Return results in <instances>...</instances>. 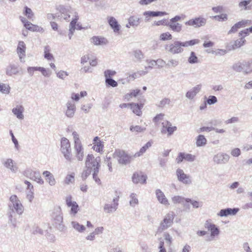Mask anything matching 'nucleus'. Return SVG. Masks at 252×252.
<instances>
[{"instance_id":"f257e3e1","label":"nucleus","mask_w":252,"mask_h":252,"mask_svg":"<svg viewBox=\"0 0 252 252\" xmlns=\"http://www.w3.org/2000/svg\"><path fill=\"white\" fill-rule=\"evenodd\" d=\"M101 158L94 157L92 154H88L85 159V168H88L92 171H97L100 167Z\"/></svg>"},{"instance_id":"f03ea898","label":"nucleus","mask_w":252,"mask_h":252,"mask_svg":"<svg viewBox=\"0 0 252 252\" xmlns=\"http://www.w3.org/2000/svg\"><path fill=\"white\" fill-rule=\"evenodd\" d=\"M61 151L64 158L68 162H71L73 160L71 154V149L69 140L65 138H62L61 141Z\"/></svg>"},{"instance_id":"7ed1b4c3","label":"nucleus","mask_w":252,"mask_h":252,"mask_svg":"<svg viewBox=\"0 0 252 252\" xmlns=\"http://www.w3.org/2000/svg\"><path fill=\"white\" fill-rule=\"evenodd\" d=\"M11 203L8 206L12 213L16 212L18 215H22L24 211V208L20 200L16 195H12L10 197Z\"/></svg>"},{"instance_id":"20e7f679","label":"nucleus","mask_w":252,"mask_h":252,"mask_svg":"<svg viewBox=\"0 0 252 252\" xmlns=\"http://www.w3.org/2000/svg\"><path fill=\"white\" fill-rule=\"evenodd\" d=\"M175 217V213L173 212H169L164 217L163 220L160 223L158 231L164 230L170 227L173 222Z\"/></svg>"},{"instance_id":"39448f33","label":"nucleus","mask_w":252,"mask_h":252,"mask_svg":"<svg viewBox=\"0 0 252 252\" xmlns=\"http://www.w3.org/2000/svg\"><path fill=\"white\" fill-rule=\"evenodd\" d=\"M76 107L74 101L68 100L65 104L63 112L65 116L69 119L72 118L75 115Z\"/></svg>"},{"instance_id":"423d86ee","label":"nucleus","mask_w":252,"mask_h":252,"mask_svg":"<svg viewBox=\"0 0 252 252\" xmlns=\"http://www.w3.org/2000/svg\"><path fill=\"white\" fill-rule=\"evenodd\" d=\"M114 156L117 158L119 163L122 164H126L130 161L131 157L128 156L124 151L116 150Z\"/></svg>"},{"instance_id":"0eeeda50","label":"nucleus","mask_w":252,"mask_h":252,"mask_svg":"<svg viewBox=\"0 0 252 252\" xmlns=\"http://www.w3.org/2000/svg\"><path fill=\"white\" fill-rule=\"evenodd\" d=\"M207 20L202 17H198L192 19L186 22V25L192 26L195 28L204 26L206 24Z\"/></svg>"},{"instance_id":"6e6552de","label":"nucleus","mask_w":252,"mask_h":252,"mask_svg":"<svg viewBox=\"0 0 252 252\" xmlns=\"http://www.w3.org/2000/svg\"><path fill=\"white\" fill-rule=\"evenodd\" d=\"M182 47L181 42L176 41L173 43L167 45L166 49L171 54H179L183 51V49Z\"/></svg>"},{"instance_id":"1a4fd4ad","label":"nucleus","mask_w":252,"mask_h":252,"mask_svg":"<svg viewBox=\"0 0 252 252\" xmlns=\"http://www.w3.org/2000/svg\"><path fill=\"white\" fill-rule=\"evenodd\" d=\"M176 173L177 179L180 182L186 185H189L191 183L190 176L185 174L183 169L178 168L176 170Z\"/></svg>"},{"instance_id":"9d476101","label":"nucleus","mask_w":252,"mask_h":252,"mask_svg":"<svg viewBox=\"0 0 252 252\" xmlns=\"http://www.w3.org/2000/svg\"><path fill=\"white\" fill-rule=\"evenodd\" d=\"M161 125V133L163 134L167 133L168 136H171L177 130V127L172 126L171 123L167 121H164L162 122Z\"/></svg>"},{"instance_id":"9b49d317","label":"nucleus","mask_w":252,"mask_h":252,"mask_svg":"<svg viewBox=\"0 0 252 252\" xmlns=\"http://www.w3.org/2000/svg\"><path fill=\"white\" fill-rule=\"evenodd\" d=\"M205 227L208 231H210V236L212 238H214L220 234V231L219 228L215 224L211 223L210 221H206Z\"/></svg>"},{"instance_id":"f8f14e48","label":"nucleus","mask_w":252,"mask_h":252,"mask_svg":"<svg viewBox=\"0 0 252 252\" xmlns=\"http://www.w3.org/2000/svg\"><path fill=\"white\" fill-rule=\"evenodd\" d=\"M74 154L78 161H82L84 158V149L82 144L73 145Z\"/></svg>"},{"instance_id":"ddd939ff","label":"nucleus","mask_w":252,"mask_h":252,"mask_svg":"<svg viewBox=\"0 0 252 252\" xmlns=\"http://www.w3.org/2000/svg\"><path fill=\"white\" fill-rule=\"evenodd\" d=\"M230 158L228 155L222 153H220L215 155L213 161L217 164H224L227 163Z\"/></svg>"},{"instance_id":"4468645a","label":"nucleus","mask_w":252,"mask_h":252,"mask_svg":"<svg viewBox=\"0 0 252 252\" xmlns=\"http://www.w3.org/2000/svg\"><path fill=\"white\" fill-rule=\"evenodd\" d=\"M201 84L196 85L186 93L185 95L186 98L190 100L193 99L196 94L201 91Z\"/></svg>"},{"instance_id":"2eb2a0df","label":"nucleus","mask_w":252,"mask_h":252,"mask_svg":"<svg viewBox=\"0 0 252 252\" xmlns=\"http://www.w3.org/2000/svg\"><path fill=\"white\" fill-rule=\"evenodd\" d=\"M239 211V208H227L220 210V211L217 214V215L221 217H227L228 216H234Z\"/></svg>"},{"instance_id":"dca6fc26","label":"nucleus","mask_w":252,"mask_h":252,"mask_svg":"<svg viewBox=\"0 0 252 252\" xmlns=\"http://www.w3.org/2000/svg\"><path fill=\"white\" fill-rule=\"evenodd\" d=\"M26 44L24 41H19L18 42V45L17 48V53L21 62H24L23 60L26 56Z\"/></svg>"},{"instance_id":"f3484780","label":"nucleus","mask_w":252,"mask_h":252,"mask_svg":"<svg viewBox=\"0 0 252 252\" xmlns=\"http://www.w3.org/2000/svg\"><path fill=\"white\" fill-rule=\"evenodd\" d=\"M53 218L54 219L56 226L60 230H63L64 228V226L62 224L63 218L61 212L60 211H58L57 213H54Z\"/></svg>"},{"instance_id":"a211bd4d","label":"nucleus","mask_w":252,"mask_h":252,"mask_svg":"<svg viewBox=\"0 0 252 252\" xmlns=\"http://www.w3.org/2000/svg\"><path fill=\"white\" fill-rule=\"evenodd\" d=\"M57 10L62 14L65 15L64 19L65 20H68L70 18V15L68 13H71L73 10L70 5H60L57 7Z\"/></svg>"},{"instance_id":"6ab92c4d","label":"nucleus","mask_w":252,"mask_h":252,"mask_svg":"<svg viewBox=\"0 0 252 252\" xmlns=\"http://www.w3.org/2000/svg\"><path fill=\"white\" fill-rule=\"evenodd\" d=\"M19 72L20 68L19 66L15 64H9L5 69L6 74L9 76L17 75Z\"/></svg>"},{"instance_id":"aec40b11","label":"nucleus","mask_w":252,"mask_h":252,"mask_svg":"<svg viewBox=\"0 0 252 252\" xmlns=\"http://www.w3.org/2000/svg\"><path fill=\"white\" fill-rule=\"evenodd\" d=\"M3 164L12 173H15L18 171V168L16 163L11 158H7L3 162Z\"/></svg>"},{"instance_id":"412c9836","label":"nucleus","mask_w":252,"mask_h":252,"mask_svg":"<svg viewBox=\"0 0 252 252\" xmlns=\"http://www.w3.org/2000/svg\"><path fill=\"white\" fill-rule=\"evenodd\" d=\"M24 108L21 105H17L15 108L12 109V112L15 116L19 119H23Z\"/></svg>"},{"instance_id":"4be33fe9","label":"nucleus","mask_w":252,"mask_h":252,"mask_svg":"<svg viewBox=\"0 0 252 252\" xmlns=\"http://www.w3.org/2000/svg\"><path fill=\"white\" fill-rule=\"evenodd\" d=\"M146 179V176L141 174L134 173L132 176V181L135 184H144Z\"/></svg>"},{"instance_id":"5701e85b","label":"nucleus","mask_w":252,"mask_h":252,"mask_svg":"<svg viewBox=\"0 0 252 252\" xmlns=\"http://www.w3.org/2000/svg\"><path fill=\"white\" fill-rule=\"evenodd\" d=\"M90 40L95 45H105L108 42L106 38L97 36H93Z\"/></svg>"},{"instance_id":"b1692460","label":"nucleus","mask_w":252,"mask_h":252,"mask_svg":"<svg viewBox=\"0 0 252 252\" xmlns=\"http://www.w3.org/2000/svg\"><path fill=\"white\" fill-rule=\"evenodd\" d=\"M108 23L115 32H118L120 30V25L113 17H108Z\"/></svg>"},{"instance_id":"393cba45","label":"nucleus","mask_w":252,"mask_h":252,"mask_svg":"<svg viewBox=\"0 0 252 252\" xmlns=\"http://www.w3.org/2000/svg\"><path fill=\"white\" fill-rule=\"evenodd\" d=\"M43 175L45 176L46 181L50 186H53L55 185L56 181L54 176L51 173L48 171H45L43 172Z\"/></svg>"},{"instance_id":"a878e982","label":"nucleus","mask_w":252,"mask_h":252,"mask_svg":"<svg viewBox=\"0 0 252 252\" xmlns=\"http://www.w3.org/2000/svg\"><path fill=\"white\" fill-rule=\"evenodd\" d=\"M132 54L137 62H140L144 58V55L141 50L135 49L132 51Z\"/></svg>"},{"instance_id":"bb28decb","label":"nucleus","mask_w":252,"mask_h":252,"mask_svg":"<svg viewBox=\"0 0 252 252\" xmlns=\"http://www.w3.org/2000/svg\"><path fill=\"white\" fill-rule=\"evenodd\" d=\"M30 179L40 185H43L44 184V181L41 178L40 173L38 171H34V173L32 174Z\"/></svg>"},{"instance_id":"cd10ccee","label":"nucleus","mask_w":252,"mask_h":252,"mask_svg":"<svg viewBox=\"0 0 252 252\" xmlns=\"http://www.w3.org/2000/svg\"><path fill=\"white\" fill-rule=\"evenodd\" d=\"M143 107V105L135 103H131L130 109L132 110L133 112L136 114L137 116H140L142 114L141 109Z\"/></svg>"},{"instance_id":"c85d7f7f","label":"nucleus","mask_w":252,"mask_h":252,"mask_svg":"<svg viewBox=\"0 0 252 252\" xmlns=\"http://www.w3.org/2000/svg\"><path fill=\"white\" fill-rule=\"evenodd\" d=\"M117 204L114 205L110 204H105L104 206V211L106 213H112L117 209Z\"/></svg>"},{"instance_id":"c756f323","label":"nucleus","mask_w":252,"mask_h":252,"mask_svg":"<svg viewBox=\"0 0 252 252\" xmlns=\"http://www.w3.org/2000/svg\"><path fill=\"white\" fill-rule=\"evenodd\" d=\"M169 27L173 31L177 32H180L182 28V26L181 24L170 21Z\"/></svg>"},{"instance_id":"7c9ffc66","label":"nucleus","mask_w":252,"mask_h":252,"mask_svg":"<svg viewBox=\"0 0 252 252\" xmlns=\"http://www.w3.org/2000/svg\"><path fill=\"white\" fill-rule=\"evenodd\" d=\"M145 16V20L146 22L149 21L152 19V18L158 16V11H145L143 13Z\"/></svg>"},{"instance_id":"2f4dec72","label":"nucleus","mask_w":252,"mask_h":252,"mask_svg":"<svg viewBox=\"0 0 252 252\" xmlns=\"http://www.w3.org/2000/svg\"><path fill=\"white\" fill-rule=\"evenodd\" d=\"M129 204L132 207H134L136 205H137L139 203L137 195L134 193H131L129 195Z\"/></svg>"},{"instance_id":"473e14b6","label":"nucleus","mask_w":252,"mask_h":252,"mask_svg":"<svg viewBox=\"0 0 252 252\" xmlns=\"http://www.w3.org/2000/svg\"><path fill=\"white\" fill-rule=\"evenodd\" d=\"M158 201L166 206H168L169 205L168 199L166 198L163 193L159 189H158Z\"/></svg>"},{"instance_id":"72a5a7b5","label":"nucleus","mask_w":252,"mask_h":252,"mask_svg":"<svg viewBox=\"0 0 252 252\" xmlns=\"http://www.w3.org/2000/svg\"><path fill=\"white\" fill-rule=\"evenodd\" d=\"M252 0H244L240 1L238 4V7L240 9V10H246L248 9H250V7L248 5L251 2Z\"/></svg>"},{"instance_id":"f704fd0d","label":"nucleus","mask_w":252,"mask_h":252,"mask_svg":"<svg viewBox=\"0 0 252 252\" xmlns=\"http://www.w3.org/2000/svg\"><path fill=\"white\" fill-rule=\"evenodd\" d=\"M71 225L74 229L79 232H83L86 228L83 225L80 224L78 222L75 221L71 222Z\"/></svg>"},{"instance_id":"c9c22d12","label":"nucleus","mask_w":252,"mask_h":252,"mask_svg":"<svg viewBox=\"0 0 252 252\" xmlns=\"http://www.w3.org/2000/svg\"><path fill=\"white\" fill-rule=\"evenodd\" d=\"M207 140L203 135H199L196 139V144L197 146L201 147L204 146L206 144Z\"/></svg>"},{"instance_id":"e433bc0d","label":"nucleus","mask_w":252,"mask_h":252,"mask_svg":"<svg viewBox=\"0 0 252 252\" xmlns=\"http://www.w3.org/2000/svg\"><path fill=\"white\" fill-rule=\"evenodd\" d=\"M75 18L72 20L69 24V31L73 30L75 31V25L77 23V20L79 19V16L78 15V13L76 11H74V12Z\"/></svg>"},{"instance_id":"4c0bfd02","label":"nucleus","mask_w":252,"mask_h":252,"mask_svg":"<svg viewBox=\"0 0 252 252\" xmlns=\"http://www.w3.org/2000/svg\"><path fill=\"white\" fill-rule=\"evenodd\" d=\"M75 18L72 20L69 24V31L73 30L75 31V25L77 23V20L79 19V16L78 15V13L76 11H74V12Z\"/></svg>"},{"instance_id":"58836bf2","label":"nucleus","mask_w":252,"mask_h":252,"mask_svg":"<svg viewBox=\"0 0 252 252\" xmlns=\"http://www.w3.org/2000/svg\"><path fill=\"white\" fill-rule=\"evenodd\" d=\"M242 64L244 66V72L245 74H249L252 72V69H250L252 68L250 62L249 61L242 62Z\"/></svg>"},{"instance_id":"ea45409f","label":"nucleus","mask_w":252,"mask_h":252,"mask_svg":"<svg viewBox=\"0 0 252 252\" xmlns=\"http://www.w3.org/2000/svg\"><path fill=\"white\" fill-rule=\"evenodd\" d=\"M128 21H129V25L132 27H136L140 23L139 18L135 16L130 17L128 20Z\"/></svg>"},{"instance_id":"a19ab883","label":"nucleus","mask_w":252,"mask_h":252,"mask_svg":"<svg viewBox=\"0 0 252 252\" xmlns=\"http://www.w3.org/2000/svg\"><path fill=\"white\" fill-rule=\"evenodd\" d=\"M246 40L243 37H241L240 38L236 40L234 44L232 45L233 48L236 49L241 47L245 43Z\"/></svg>"},{"instance_id":"79ce46f5","label":"nucleus","mask_w":252,"mask_h":252,"mask_svg":"<svg viewBox=\"0 0 252 252\" xmlns=\"http://www.w3.org/2000/svg\"><path fill=\"white\" fill-rule=\"evenodd\" d=\"M10 88L7 84L0 83V92L3 94H8L10 92Z\"/></svg>"},{"instance_id":"37998d69","label":"nucleus","mask_w":252,"mask_h":252,"mask_svg":"<svg viewBox=\"0 0 252 252\" xmlns=\"http://www.w3.org/2000/svg\"><path fill=\"white\" fill-rule=\"evenodd\" d=\"M71 208L70 214L73 216L77 214L79 210V206L76 202H74V203L71 204L69 207Z\"/></svg>"},{"instance_id":"c03bdc74","label":"nucleus","mask_w":252,"mask_h":252,"mask_svg":"<svg viewBox=\"0 0 252 252\" xmlns=\"http://www.w3.org/2000/svg\"><path fill=\"white\" fill-rule=\"evenodd\" d=\"M188 62L189 63H196L198 62V58L194 52L190 53V56L188 58Z\"/></svg>"},{"instance_id":"a18cd8bd","label":"nucleus","mask_w":252,"mask_h":252,"mask_svg":"<svg viewBox=\"0 0 252 252\" xmlns=\"http://www.w3.org/2000/svg\"><path fill=\"white\" fill-rule=\"evenodd\" d=\"M74 174L67 175L64 180V184L66 185H69L74 182Z\"/></svg>"},{"instance_id":"49530a36","label":"nucleus","mask_w":252,"mask_h":252,"mask_svg":"<svg viewBox=\"0 0 252 252\" xmlns=\"http://www.w3.org/2000/svg\"><path fill=\"white\" fill-rule=\"evenodd\" d=\"M130 131L132 132H143L146 130V127H142L140 126H131L130 127Z\"/></svg>"},{"instance_id":"de8ad7c7","label":"nucleus","mask_w":252,"mask_h":252,"mask_svg":"<svg viewBox=\"0 0 252 252\" xmlns=\"http://www.w3.org/2000/svg\"><path fill=\"white\" fill-rule=\"evenodd\" d=\"M184 160L189 162H193L196 159V156L190 154L184 153Z\"/></svg>"},{"instance_id":"09e8293b","label":"nucleus","mask_w":252,"mask_h":252,"mask_svg":"<svg viewBox=\"0 0 252 252\" xmlns=\"http://www.w3.org/2000/svg\"><path fill=\"white\" fill-rule=\"evenodd\" d=\"M232 68L234 71L239 72L242 71V70H244V66L242 64V62H238L234 63L232 66Z\"/></svg>"},{"instance_id":"8fccbe9b","label":"nucleus","mask_w":252,"mask_h":252,"mask_svg":"<svg viewBox=\"0 0 252 252\" xmlns=\"http://www.w3.org/2000/svg\"><path fill=\"white\" fill-rule=\"evenodd\" d=\"M186 199L184 197L180 196H175L172 198V200L174 203H184Z\"/></svg>"},{"instance_id":"3c124183","label":"nucleus","mask_w":252,"mask_h":252,"mask_svg":"<svg viewBox=\"0 0 252 252\" xmlns=\"http://www.w3.org/2000/svg\"><path fill=\"white\" fill-rule=\"evenodd\" d=\"M72 135L73 137V145L82 144L81 141L79 138V135L78 133L76 131L72 132Z\"/></svg>"},{"instance_id":"603ef678","label":"nucleus","mask_w":252,"mask_h":252,"mask_svg":"<svg viewBox=\"0 0 252 252\" xmlns=\"http://www.w3.org/2000/svg\"><path fill=\"white\" fill-rule=\"evenodd\" d=\"M27 25H28L26 29L30 31L33 32H38L40 31V27H38L37 25H33L32 24L31 22L29 24H28Z\"/></svg>"},{"instance_id":"864d4df0","label":"nucleus","mask_w":252,"mask_h":252,"mask_svg":"<svg viewBox=\"0 0 252 252\" xmlns=\"http://www.w3.org/2000/svg\"><path fill=\"white\" fill-rule=\"evenodd\" d=\"M116 74V72L114 70L110 69L106 70L104 72V75L105 79L107 78H111V77L114 76Z\"/></svg>"},{"instance_id":"5fc2aeb1","label":"nucleus","mask_w":252,"mask_h":252,"mask_svg":"<svg viewBox=\"0 0 252 252\" xmlns=\"http://www.w3.org/2000/svg\"><path fill=\"white\" fill-rule=\"evenodd\" d=\"M105 83L107 86L112 87H116L118 86L117 82L112 78H107L105 79Z\"/></svg>"},{"instance_id":"6e6d98bb","label":"nucleus","mask_w":252,"mask_h":252,"mask_svg":"<svg viewBox=\"0 0 252 252\" xmlns=\"http://www.w3.org/2000/svg\"><path fill=\"white\" fill-rule=\"evenodd\" d=\"M172 38V36L169 32L163 33L160 35V39L163 41L170 40Z\"/></svg>"},{"instance_id":"4d7b16f0","label":"nucleus","mask_w":252,"mask_h":252,"mask_svg":"<svg viewBox=\"0 0 252 252\" xmlns=\"http://www.w3.org/2000/svg\"><path fill=\"white\" fill-rule=\"evenodd\" d=\"M92 172H93L92 170L88 169V168H86V169L84 170L83 172L82 173V179L83 180H85Z\"/></svg>"},{"instance_id":"13d9d810","label":"nucleus","mask_w":252,"mask_h":252,"mask_svg":"<svg viewBox=\"0 0 252 252\" xmlns=\"http://www.w3.org/2000/svg\"><path fill=\"white\" fill-rule=\"evenodd\" d=\"M170 103V99L168 98H164L160 101L159 103L158 104V107L163 108L166 105H169Z\"/></svg>"},{"instance_id":"bf43d9fd","label":"nucleus","mask_w":252,"mask_h":252,"mask_svg":"<svg viewBox=\"0 0 252 252\" xmlns=\"http://www.w3.org/2000/svg\"><path fill=\"white\" fill-rule=\"evenodd\" d=\"M214 18L219 21H225L227 20V15L226 14H221L220 15H217Z\"/></svg>"},{"instance_id":"052dcab7","label":"nucleus","mask_w":252,"mask_h":252,"mask_svg":"<svg viewBox=\"0 0 252 252\" xmlns=\"http://www.w3.org/2000/svg\"><path fill=\"white\" fill-rule=\"evenodd\" d=\"M38 71H40L42 74L45 77H49L51 74V72L49 70L42 67H39Z\"/></svg>"},{"instance_id":"680f3d73","label":"nucleus","mask_w":252,"mask_h":252,"mask_svg":"<svg viewBox=\"0 0 252 252\" xmlns=\"http://www.w3.org/2000/svg\"><path fill=\"white\" fill-rule=\"evenodd\" d=\"M218 101L217 98L214 95H210L206 102L209 105H212L216 103Z\"/></svg>"},{"instance_id":"e2e57ef3","label":"nucleus","mask_w":252,"mask_h":252,"mask_svg":"<svg viewBox=\"0 0 252 252\" xmlns=\"http://www.w3.org/2000/svg\"><path fill=\"white\" fill-rule=\"evenodd\" d=\"M56 74L58 77L62 79H64V78L68 75V73L66 71L63 70L56 72Z\"/></svg>"},{"instance_id":"0e129e2a","label":"nucleus","mask_w":252,"mask_h":252,"mask_svg":"<svg viewBox=\"0 0 252 252\" xmlns=\"http://www.w3.org/2000/svg\"><path fill=\"white\" fill-rule=\"evenodd\" d=\"M186 202H189L192 205L193 207L195 208H198L202 206L201 203H200L196 201L192 200L189 199H186Z\"/></svg>"},{"instance_id":"69168bd1","label":"nucleus","mask_w":252,"mask_h":252,"mask_svg":"<svg viewBox=\"0 0 252 252\" xmlns=\"http://www.w3.org/2000/svg\"><path fill=\"white\" fill-rule=\"evenodd\" d=\"M250 22V21L249 20H242L235 24L239 29H240L245 27Z\"/></svg>"},{"instance_id":"338daca9","label":"nucleus","mask_w":252,"mask_h":252,"mask_svg":"<svg viewBox=\"0 0 252 252\" xmlns=\"http://www.w3.org/2000/svg\"><path fill=\"white\" fill-rule=\"evenodd\" d=\"M25 14L29 19H31L33 16V13L31 8L25 7Z\"/></svg>"},{"instance_id":"774afa93","label":"nucleus","mask_w":252,"mask_h":252,"mask_svg":"<svg viewBox=\"0 0 252 252\" xmlns=\"http://www.w3.org/2000/svg\"><path fill=\"white\" fill-rule=\"evenodd\" d=\"M94 150L97 152H100L102 151L103 145L102 144L100 141H99L98 142H97V144L94 146Z\"/></svg>"}]
</instances>
